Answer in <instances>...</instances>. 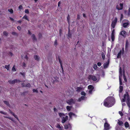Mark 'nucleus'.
<instances>
[{
    "mask_svg": "<svg viewBox=\"0 0 130 130\" xmlns=\"http://www.w3.org/2000/svg\"><path fill=\"white\" fill-rule=\"evenodd\" d=\"M115 102V99L113 97L109 96L104 100V105L105 107H109L113 106Z\"/></svg>",
    "mask_w": 130,
    "mask_h": 130,
    "instance_id": "1",
    "label": "nucleus"
},
{
    "mask_svg": "<svg viewBox=\"0 0 130 130\" xmlns=\"http://www.w3.org/2000/svg\"><path fill=\"white\" fill-rule=\"evenodd\" d=\"M126 98V104L130 108V98L129 97V95L128 92H126L125 94L124 95L123 98L122 99V102H124L125 101V100Z\"/></svg>",
    "mask_w": 130,
    "mask_h": 130,
    "instance_id": "2",
    "label": "nucleus"
},
{
    "mask_svg": "<svg viewBox=\"0 0 130 130\" xmlns=\"http://www.w3.org/2000/svg\"><path fill=\"white\" fill-rule=\"evenodd\" d=\"M88 78L89 80H92L94 81H95L97 80V78L95 76L91 75H88Z\"/></svg>",
    "mask_w": 130,
    "mask_h": 130,
    "instance_id": "3",
    "label": "nucleus"
},
{
    "mask_svg": "<svg viewBox=\"0 0 130 130\" xmlns=\"http://www.w3.org/2000/svg\"><path fill=\"white\" fill-rule=\"evenodd\" d=\"M21 82V81L17 79H14L12 80H9L8 81V82L11 84H13L16 83H20Z\"/></svg>",
    "mask_w": 130,
    "mask_h": 130,
    "instance_id": "4",
    "label": "nucleus"
},
{
    "mask_svg": "<svg viewBox=\"0 0 130 130\" xmlns=\"http://www.w3.org/2000/svg\"><path fill=\"white\" fill-rule=\"evenodd\" d=\"M117 21V17H115L114 20L112 21L111 26L113 28L115 27V25H116Z\"/></svg>",
    "mask_w": 130,
    "mask_h": 130,
    "instance_id": "5",
    "label": "nucleus"
},
{
    "mask_svg": "<svg viewBox=\"0 0 130 130\" xmlns=\"http://www.w3.org/2000/svg\"><path fill=\"white\" fill-rule=\"evenodd\" d=\"M104 124V130H108L110 129V125L106 121Z\"/></svg>",
    "mask_w": 130,
    "mask_h": 130,
    "instance_id": "6",
    "label": "nucleus"
},
{
    "mask_svg": "<svg viewBox=\"0 0 130 130\" xmlns=\"http://www.w3.org/2000/svg\"><path fill=\"white\" fill-rule=\"evenodd\" d=\"M67 102L68 104L69 105H71L72 104H74L75 103V101L74 100L72 99H71L69 100H68V101Z\"/></svg>",
    "mask_w": 130,
    "mask_h": 130,
    "instance_id": "7",
    "label": "nucleus"
},
{
    "mask_svg": "<svg viewBox=\"0 0 130 130\" xmlns=\"http://www.w3.org/2000/svg\"><path fill=\"white\" fill-rule=\"evenodd\" d=\"M68 119V116H66L65 117H63L62 118V122L63 123H65Z\"/></svg>",
    "mask_w": 130,
    "mask_h": 130,
    "instance_id": "8",
    "label": "nucleus"
},
{
    "mask_svg": "<svg viewBox=\"0 0 130 130\" xmlns=\"http://www.w3.org/2000/svg\"><path fill=\"white\" fill-rule=\"evenodd\" d=\"M21 85L23 87H29V88L31 86V85L30 84L28 83L25 85H24V83H22L21 84Z\"/></svg>",
    "mask_w": 130,
    "mask_h": 130,
    "instance_id": "9",
    "label": "nucleus"
},
{
    "mask_svg": "<svg viewBox=\"0 0 130 130\" xmlns=\"http://www.w3.org/2000/svg\"><path fill=\"white\" fill-rule=\"evenodd\" d=\"M120 8L118 6H116V9H118V10H122L123 8V4L122 3H120Z\"/></svg>",
    "mask_w": 130,
    "mask_h": 130,
    "instance_id": "10",
    "label": "nucleus"
},
{
    "mask_svg": "<svg viewBox=\"0 0 130 130\" xmlns=\"http://www.w3.org/2000/svg\"><path fill=\"white\" fill-rule=\"evenodd\" d=\"M126 32L124 30H123L120 32V34L123 37H125Z\"/></svg>",
    "mask_w": 130,
    "mask_h": 130,
    "instance_id": "11",
    "label": "nucleus"
},
{
    "mask_svg": "<svg viewBox=\"0 0 130 130\" xmlns=\"http://www.w3.org/2000/svg\"><path fill=\"white\" fill-rule=\"evenodd\" d=\"M31 37L33 42H35L37 41V39L36 37V36L34 34H32Z\"/></svg>",
    "mask_w": 130,
    "mask_h": 130,
    "instance_id": "12",
    "label": "nucleus"
},
{
    "mask_svg": "<svg viewBox=\"0 0 130 130\" xmlns=\"http://www.w3.org/2000/svg\"><path fill=\"white\" fill-rule=\"evenodd\" d=\"M123 79L125 82H127V80L125 75V71L124 70L123 71Z\"/></svg>",
    "mask_w": 130,
    "mask_h": 130,
    "instance_id": "13",
    "label": "nucleus"
},
{
    "mask_svg": "<svg viewBox=\"0 0 130 130\" xmlns=\"http://www.w3.org/2000/svg\"><path fill=\"white\" fill-rule=\"evenodd\" d=\"M58 60H59V62L60 63V66H61V68L62 69V71L63 72V67H62V61L60 59V58L58 56Z\"/></svg>",
    "mask_w": 130,
    "mask_h": 130,
    "instance_id": "14",
    "label": "nucleus"
},
{
    "mask_svg": "<svg viewBox=\"0 0 130 130\" xmlns=\"http://www.w3.org/2000/svg\"><path fill=\"white\" fill-rule=\"evenodd\" d=\"M34 58L35 60L37 61H38L40 59V57H39L38 56L36 55H34Z\"/></svg>",
    "mask_w": 130,
    "mask_h": 130,
    "instance_id": "15",
    "label": "nucleus"
},
{
    "mask_svg": "<svg viewBox=\"0 0 130 130\" xmlns=\"http://www.w3.org/2000/svg\"><path fill=\"white\" fill-rule=\"evenodd\" d=\"M88 88L89 90H93L94 89L93 86L91 85H90L88 86Z\"/></svg>",
    "mask_w": 130,
    "mask_h": 130,
    "instance_id": "16",
    "label": "nucleus"
},
{
    "mask_svg": "<svg viewBox=\"0 0 130 130\" xmlns=\"http://www.w3.org/2000/svg\"><path fill=\"white\" fill-rule=\"evenodd\" d=\"M122 54L121 51L120 50V52L118 53L117 56L118 58H120L121 57V54Z\"/></svg>",
    "mask_w": 130,
    "mask_h": 130,
    "instance_id": "17",
    "label": "nucleus"
},
{
    "mask_svg": "<svg viewBox=\"0 0 130 130\" xmlns=\"http://www.w3.org/2000/svg\"><path fill=\"white\" fill-rule=\"evenodd\" d=\"M109 63V61L108 60L107 63H105L104 64V68H106L108 67Z\"/></svg>",
    "mask_w": 130,
    "mask_h": 130,
    "instance_id": "18",
    "label": "nucleus"
},
{
    "mask_svg": "<svg viewBox=\"0 0 130 130\" xmlns=\"http://www.w3.org/2000/svg\"><path fill=\"white\" fill-rule=\"evenodd\" d=\"M128 42L127 40L126 42V44L125 45V50H127L128 48Z\"/></svg>",
    "mask_w": 130,
    "mask_h": 130,
    "instance_id": "19",
    "label": "nucleus"
},
{
    "mask_svg": "<svg viewBox=\"0 0 130 130\" xmlns=\"http://www.w3.org/2000/svg\"><path fill=\"white\" fill-rule=\"evenodd\" d=\"M70 126V123H68V124H65L64 125V128L65 129H66L69 128V126Z\"/></svg>",
    "mask_w": 130,
    "mask_h": 130,
    "instance_id": "20",
    "label": "nucleus"
},
{
    "mask_svg": "<svg viewBox=\"0 0 130 130\" xmlns=\"http://www.w3.org/2000/svg\"><path fill=\"white\" fill-rule=\"evenodd\" d=\"M129 23L128 22L124 23L123 24V26L124 27H126L128 25Z\"/></svg>",
    "mask_w": 130,
    "mask_h": 130,
    "instance_id": "21",
    "label": "nucleus"
},
{
    "mask_svg": "<svg viewBox=\"0 0 130 130\" xmlns=\"http://www.w3.org/2000/svg\"><path fill=\"white\" fill-rule=\"evenodd\" d=\"M3 102L4 103L8 106L9 107H10V105L8 102L6 101H4Z\"/></svg>",
    "mask_w": 130,
    "mask_h": 130,
    "instance_id": "22",
    "label": "nucleus"
},
{
    "mask_svg": "<svg viewBox=\"0 0 130 130\" xmlns=\"http://www.w3.org/2000/svg\"><path fill=\"white\" fill-rule=\"evenodd\" d=\"M124 126L126 128H128L129 127V124L127 122H125L124 123Z\"/></svg>",
    "mask_w": 130,
    "mask_h": 130,
    "instance_id": "23",
    "label": "nucleus"
},
{
    "mask_svg": "<svg viewBox=\"0 0 130 130\" xmlns=\"http://www.w3.org/2000/svg\"><path fill=\"white\" fill-rule=\"evenodd\" d=\"M70 30L69 28L68 29V37L69 38H71L72 36L70 32Z\"/></svg>",
    "mask_w": 130,
    "mask_h": 130,
    "instance_id": "24",
    "label": "nucleus"
},
{
    "mask_svg": "<svg viewBox=\"0 0 130 130\" xmlns=\"http://www.w3.org/2000/svg\"><path fill=\"white\" fill-rule=\"evenodd\" d=\"M123 87L121 86H119V92L120 93H121L123 90Z\"/></svg>",
    "mask_w": 130,
    "mask_h": 130,
    "instance_id": "25",
    "label": "nucleus"
},
{
    "mask_svg": "<svg viewBox=\"0 0 130 130\" xmlns=\"http://www.w3.org/2000/svg\"><path fill=\"white\" fill-rule=\"evenodd\" d=\"M58 114L59 116L61 118H62L63 116H65L64 114L62 113H59Z\"/></svg>",
    "mask_w": 130,
    "mask_h": 130,
    "instance_id": "26",
    "label": "nucleus"
},
{
    "mask_svg": "<svg viewBox=\"0 0 130 130\" xmlns=\"http://www.w3.org/2000/svg\"><path fill=\"white\" fill-rule=\"evenodd\" d=\"M71 108L72 107L71 106H67L66 107L68 111H70L71 109Z\"/></svg>",
    "mask_w": 130,
    "mask_h": 130,
    "instance_id": "27",
    "label": "nucleus"
},
{
    "mask_svg": "<svg viewBox=\"0 0 130 130\" xmlns=\"http://www.w3.org/2000/svg\"><path fill=\"white\" fill-rule=\"evenodd\" d=\"M67 20L68 21V23L69 24H70L69 21H70V17L69 16V14H68V16L67 18Z\"/></svg>",
    "mask_w": 130,
    "mask_h": 130,
    "instance_id": "28",
    "label": "nucleus"
},
{
    "mask_svg": "<svg viewBox=\"0 0 130 130\" xmlns=\"http://www.w3.org/2000/svg\"><path fill=\"white\" fill-rule=\"evenodd\" d=\"M82 88L80 87H77L76 91L77 92H79L82 90Z\"/></svg>",
    "mask_w": 130,
    "mask_h": 130,
    "instance_id": "29",
    "label": "nucleus"
},
{
    "mask_svg": "<svg viewBox=\"0 0 130 130\" xmlns=\"http://www.w3.org/2000/svg\"><path fill=\"white\" fill-rule=\"evenodd\" d=\"M115 35H111V38L112 40V41H114L115 40Z\"/></svg>",
    "mask_w": 130,
    "mask_h": 130,
    "instance_id": "30",
    "label": "nucleus"
},
{
    "mask_svg": "<svg viewBox=\"0 0 130 130\" xmlns=\"http://www.w3.org/2000/svg\"><path fill=\"white\" fill-rule=\"evenodd\" d=\"M69 115L70 117L71 118L72 115H74V114L72 112H71L69 113Z\"/></svg>",
    "mask_w": 130,
    "mask_h": 130,
    "instance_id": "31",
    "label": "nucleus"
},
{
    "mask_svg": "<svg viewBox=\"0 0 130 130\" xmlns=\"http://www.w3.org/2000/svg\"><path fill=\"white\" fill-rule=\"evenodd\" d=\"M118 123L120 125L122 126L123 124V122L121 121H119Z\"/></svg>",
    "mask_w": 130,
    "mask_h": 130,
    "instance_id": "32",
    "label": "nucleus"
},
{
    "mask_svg": "<svg viewBox=\"0 0 130 130\" xmlns=\"http://www.w3.org/2000/svg\"><path fill=\"white\" fill-rule=\"evenodd\" d=\"M10 65H5V68L7 69V70H8L9 69Z\"/></svg>",
    "mask_w": 130,
    "mask_h": 130,
    "instance_id": "33",
    "label": "nucleus"
},
{
    "mask_svg": "<svg viewBox=\"0 0 130 130\" xmlns=\"http://www.w3.org/2000/svg\"><path fill=\"white\" fill-rule=\"evenodd\" d=\"M23 18L25 19L26 20H27V21H29L28 19L27 18V17L26 16V15H24V16H23Z\"/></svg>",
    "mask_w": 130,
    "mask_h": 130,
    "instance_id": "34",
    "label": "nucleus"
},
{
    "mask_svg": "<svg viewBox=\"0 0 130 130\" xmlns=\"http://www.w3.org/2000/svg\"><path fill=\"white\" fill-rule=\"evenodd\" d=\"M8 11L9 12H10L11 14H12L13 13V10L11 8L10 9H9L8 10Z\"/></svg>",
    "mask_w": 130,
    "mask_h": 130,
    "instance_id": "35",
    "label": "nucleus"
},
{
    "mask_svg": "<svg viewBox=\"0 0 130 130\" xmlns=\"http://www.w3.org/2000/svg\"><path fill=\"white\" fill-rule=\"evenodd\" d=\"M103 60L105 58V55L104 53L103 52H102L101 54Z\"/></svg>",
    "mask_w": 130,
    "mask_h": 130,
    "instance_id": "36",
    "label": "nucleus"
},
{
    "mask_svg": "<svg viewBox=\"0 0 130 130\" xmlns=\"http://www.w3.org/2000/svg\"><path fill=\"white\" fill-rule=\"evenodd\" d=\"M3 33L4 35H5L6 36H7L8 35V33L7 32L5 31H4L3 32Z\"/></svg>",
    "mask_w": 130,
    "mask_h": 130,
    "instance_id": "37",
    "label": "nucleus"
},
{
    "mask_svg": "<svg viewBox=\"0 0 130 130\" xmlns=\"http://www.w3.org/2000/svg\"><path fill=\"white\" fill-rule=\"evenodd\" d=\"M119 72L121 75L122 76V70L121 67H120V68Z\"/></svg>",
    "mask_w": 130,
    "mask_h": 130,
    "instance_id": "38",
    "label": "nucleus"
},
{
    "mask_svg": "<svg viewBox=\"0 0 130 130\" xmlns=\"http://www.w3.org/2000/svg\"><path fill=\"white\" fill-rule=\"evenodd\" d=\"M93 68L94 69L96 70L97 68V67L96 64H94L93 65Z\"/></svg>",
    "mask_w": 130,
    "mask_h": 130,
    "instance_id": "39",
    "label": "nucleus"
},
{
    "mask_svg": "<svg viewBox=\"0 0 130 130\" xmlns=\"http://www.w3.org/2000/svg\"><path fill=\"white\" fill-rule=\"evenodd\" d=\"M32 91L34 92H36L37 93H38V91L37 89H33Z\"/></svg>",
    "mask_w": 130,
    "mask_h": 130,
    "instance_id": "40",
    "label": "nucleus"
},
{
    "mask_svg": "<svg viewBox=\"0 0 130 130\" xmlns=\"http://www.w3.org/2000/svg\"><path fill=\"white\" fill-rule=\"evenodd\" d=\"M20 74H21L23 76V77H25V73L24 72L22 73L21 72H20Z\"/></svg>",
    "mask_w": 130,
    "mask_h": 130,
    "instance_id": "41",
    "label": "nucleus"
},
{
    "mask_svg": "<svg viewBox=\"0 0 130 130\" xmlns=\"http://www.w3.org/2000/svg\"><path fill=\"white\" fill-rule=\"evenodd\" d=\"M81 94L82 95H84V96H85L86 95V93L84 91H82L81 93Z\"/></svg>",
    "mask_w": 130,
    "mask_h": 130,
    "instance_id": "42",
    "label": "nucleus"
},
{
    "mask_svg": "<svg viewBox=\"0 0 130 130\" xmlns=\"http://www.w3.org/2000/svg\"><path fill=\"white\" fill-rule=\"evenodd\" d=\"M25 13L28 14L29 13V10L28 9H26L25 10Z\"/></svg>",
    "mask_w": 130,
    "mask_h": 130,
    "instance_id": "43",
    "label": "nucleus"
},
{
    "mask_svg": "<svg viewBox=\"0 0 130 130\" xmlns=\"http://www.w3.org/2000/svg\"><path fill=\"white\" fill-rule=\"evenodd\" d=\"M119 114L121 116H122L123 115V114L122 112L121 111H119Z\"/></svg>",
    "mask_w": 130,
    "mask_h": 130,
    "instance_id": "44",
    "label": "nucleus"
},
{
    "mask_svg": "<svg viewBox=\"0 0 130 130\" xmlns=\"http://www.w3.org/2000/svg\"><path fill=\"white\" fill-rule=\"evenodd\" d=\"M62 32V30L61 29H60L59 30V34L60 36H61Z\"/></svg>",
    "mask_w": 130,
    "mask_h": 130,
    "instance_id": "45",
    "label": "nucleus"
},
{
    "mask_svg": "<svg viewBox=\"0 0 130 130\" xmlns=\"http://www.w3.org/2000/svg\"><path fill=\"white\" fill-rule=\"evenodd\" d=\"M80 98L82 100H84L85 98V97L84 96H82L80 97Z\"/></svg>",
    "mask_w": 130,
    "mask_h": 130,
    "instance_id": "46",
    "label": "nucleus"
},
{
    "mask_svg": "<svg viewBox=\"0 0 130 130\" xmlns=\"http://www.w3.org/2000/svg\"><path fill=\"white\" fill-rule=\"evenodd\" d=\"M42 34L41 33H40L39 34V38H42Z\"/></svg>",
    "mask_w": 130,
    "mask_h": 130,
    "instance_id": "47",
    "label": "nucleus"
},
{
    "mask_svg": "<svg viewBox=\"0 0 130 130\" xmlns=\"http://www.w3.org/2000/svg\"><path fill=\"white\" fill-rule=\"evenodd\" d=\"M57 44V39L55 40V41L54 43V45L55 46H56Z\"/></svg>",
    "mask_w": 130,
    "mask_h": 130,
    "instance_id": "48",
    "label": "nucleus"
},
{
    "mask_svg": "<svg viewBox=\"0 0 130 130\" xmlns=\"http://www.w3.org/2000/svg\"><path fill=\"white\" fill-rule=\"evenodd\" d=\"M7 118L10 120H11L12 121H14L13 118L9 117H7Z\"/></svg>",
    "mask_w": 130,
    "mask_h": 130,
    "instance_id": "49",
    "label": "nucleus"
},
{
    "mask_svg": "<svg viewBox=\"0 0 130 130\" xmlns=\"http://www.w3.org/2000/svg\"><path fill=\"white\" fill-rule=\"evenodd\" d=\"M97 65L99 67H100L101 65V62H98L97 63Z\"/></svg>",
    "mask_w": 130,
    "mask_h": 130,
    "instance_id": "50",
    "label": "nucleus"
},
{
    "mask_svg": "<svg viewBox=\"0 0 130 130\" xmlns=\"http://www.w3.org/2000/svg\"><path fill=\"white\" fill-rule=\"evenodd\" d=\"M14 116V117L15 118H16L17 119V120L18 121H19V119H18V116H17V115H15L14 114V116Z\"/></svg>",
    "mask_w": 130,
    "mask_h": 130,
    "instance_id": "51",
    "label": "nucleus"
},
{
    "mask_svg": "<svg viewBox=\"0 0 130 130\" xmlns=\"http://www.w3.org/2000/svg\"><path fill=\"white\" fill-rule=\"evenodd\" d=\"M80 19V16L79 14H77V20H79Z\"/></svg>",
    "mask_w": 130,
    "mask_h": 130,
    "instance_id": "52",
    "label": "nucleus"
},
{
    "mask_svg": "<svg viewBox=\"0 0 130 130\" xmlns=\"http://www.w3.org/2000/svg\"><path fill=\"white\" fill-rule=\"evenodd\" d=\"M12 34L14 35H17V33L15 32H12Z\"/></svg>",
    "mask_w": 130,
    "mask_h": 130,
    "instance_id": "53",
    "label": "nucleus"
},
{
    "mask_svg": "<svg viewBox=\"0 0 130 130\" xmlns=\"http://www.w3.org/2000/svg\"><path fill=\"white\" fill-rule=\"evenodd\" d=\"M115 33V29H113L111 35H114V34Z\"/></svg>",
    "mask_w": 130,
    "mask_h": 130,
    "instance_id": "54",
    "label": "nucleus"
},
{
    "mask_svg": "<svg viewBox=\"0 0 130 130\" xmlns=\"http://www.w3.org/2000/svg\"><path fill=\"white\" fill-rule=\"evenodd\" d=\"M128 16H129L130 15V7L128 9Z\"/></svg>",
    "mask_w": 130,
    "mask_h": 130,
    "instance_id": "55",
    "label": "nucleus"
},
{
    "mask_svg": "<svg viewBox=\"0 0 130 130\" xmlns=\"http://www.w3.org/2000/svg\"><path fill=\"white\" fill-rule=\"evenodd\" d=\"M123 18V15L122 14H121V18H120V20H121Z\"/></svg>",
    "mask_w": 130,
    "mask_h": 130,
    "instance_id": "56",
    "label": "nucleus"
},
{
    "mask_svg": "<svg viewBox=\"0 0 130 130\" xmlns=\"http://www.w3.org/2000/svg\"><path fill=\"white\" fill-rule=\"evenodd\" d=\"M22 8V6L21 5H20L19 7V9H21Z\"/></svg>",
    "mask_w": 130,
    "mask_h": 130,
    "instance_id": "57",
    "label": "nucleus"
},
{
    "mask_svg": "<svg viewBox=\"0 0 130 130\" xmlns=\"http://www.w3.org/2000/svg\"><path fill=\"white\" fill-rule=\"evenodd\" d=\"M56 127L57 128H61V127L60 125L59 124H58L57 125Z\"/></svg>",
    "mask_w": 130,
    "mask_h": 130,
    "instance_id": "58",
    "label": "nucleus"
},
{
    "mask_svg": "<svg viewBox=\"0 0 130 130\" xmlns=\"http://www.w3.org/2000/svg\"><path fill=\"white\" fill-rule=\"evenodd\" d=\"M17 28L18 30H20L21 29V27L20 26H18L17 27Z\"/></svg>",
    "mask_w": 130,
    "mask_h": 130,
    "instance_id": "59",
    "label": "nucleus"
},
{
    "mask_svg": "<svg viewBox=\"0 0 130 130\" xmlns=\"http://www.w3.org/2000/svg\"><path fill=\"white\" fill-rule=\"evenodd\" d=\"M23 66L24 67H26V64L24 62L23 63Z\"/></svg>",
    "mask_w": 130,
    "mask_h": 130,
    "instance_id": "60",
    "label": "nucleus"
},
{
    "mask_svg": "<svg viewBox=\"0 0 130 130\" xmlns=\"http://www.w3.org/2000/svg\"><path fill=\"white\" fill-rule=\"evenodd\" d=\"M121 51V52L122 53V54H123L124 53V48H122V50Z\"/></svg>",
    "mask_w": 130,
    "mask_h": 130,
    "instance_id": "61",
    "label": "nucleus"
},
{
    "mask_svg": "<svg viewBox=\"0 0 130 130\" xmlns=\"http://www.w3.org/2000/svg\"><path fill=\"white\" fill-rule=\"evenodd\" d=\"M10 19L12 21L14 22V19L10 17H9Z\"/></svg>",
    "mask_w": 130,
    "mask_h": 130,
    "instance_id": "62",
    "label": "nucleus"
},
{
    "mask_svg": "<svg viewBox=\"0 0 130 130\" xmlns=\"http://www.w3.org/2000/svg\"><path fill=\"white\" fill-rule=\"evenodd\" d=\"M12 70L13 71H16V70H15V68L14 67V66L13 67H12Z\"/></svg>",
    "mask_w": 130,
    "mask_h": 130,
    "instance_id": "63",
    "label": "nucleus"
},
{
    "mask_svg": "<svg viewBox=\"0 0 130 130\" xmlns=\"http://www.w3.org/2000/svg\"><path fill=\"white\" fill-rule=\"evenodd\" d=\"M60 4H61V2L60 1L58 3V7H59L60 6Z\"/></svg>",
    "mask_w": 130,
    "mask_h": 130,
    "instance_id": "64",
    "label": "nucleus"
}]
</instances>
